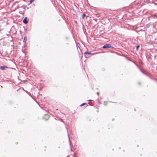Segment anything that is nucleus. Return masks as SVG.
I'll return each mask as SVG.
<instances>
[{
  "instance_id": "8",
  "label": "nucleus",
  "mask_w": 157,
  "mask_h": 157,
  "mask_svg": "<svg viewBox=\"0 0 157 157\" xmlns=\"http://www.w3.org/2000/svg\"><path fill=\"white\" fill-rule=\"evenodd\" d=\"M139 47H140V45H138L137 46L136 48V49L137 50L138 49V48H139Z\"/></svg>"
},
{
  "instance_id": "6",
  "label": "nucleus",
  "mask_w": 157,
  "mask_h": 157,
  "mask_svg": "<svg viewBox=\"0 0 157 157\" xmlns=\"http://www.w3.org/2000/svg\"><path fill=\"white\" fill-rule=\"evenodd\" d=\"M68 138H69V141L70 145V146H71V142H70V138H69V134H68Z\"/></svg>"
},
{
  "instance_id": "11",
  "label": "nucleus",
  "mask_w": 157,
  "mask_h": 157,
  "mask_svg": "<svg viewBox=\"0 0 157 157\" xmlns=\"http://www.w3.org/2000/svg\"><path fill=\"white\" fill-rule=\"evenodd\" d=\"M97 94H98V95L99 93H98H98H97Z\"/></svg>"
},
{
  "instance_id": "5",
  "label": "nucleus",
  "mask_w": 157,
  "mask_h": 157,
  "mask_svg": "<svg viewBox=\"0 0 157 157\" xmlns=\"http://www.w3.org/2000/svg\"><path fill=\"white\" fill-rule=\"evenodd\" d=\"M27 40V38L26 36H25L24 38V39L23 40V42L24 43H25Z\"/></svg>"
},
{
  "instance_id": "13",
  "label": "nucleus",
  "mask_w": 157,
  "mask_h": 157,
  "mask_svg": "<svg viewBox=\"0 0 157 157\" xmlns=\"http://www.w3.org/2000/svg\"><path fill=\"white\" fill-rule=\"evenodd\" d=\"M149 58H151V57L150 56L149 57Z\"/></svg>"
},
{
  "instance_id": "1",
  "label": "nucleus",
  "mask_w": 157,
  "mask_h": 157,
  "mask_svg": "<svg viewBox=\"0 0 157 157\" xmlns=\"http://www.w3.org/2000/svg\"><path fill=\"white\" fill-rule=\"evenodd\" d=\"M111 47V45L110 44H105L104 45L102 48H109Z\"/></svg>"
},
{
  "instance_id": "12",
  "label": "nucleus",
  "mask_w": 157,
  "mask_h": 157,
  "mask_svg": "<svg viewBox=\"0 0 157 157\" xmlns=\"http://www.w3.org/2000/svg\"><path fill=\"white\" fill-rule=\"evenodd\" d=\"M88 101H92V100H89Z\"/></svg>"
},
{
  "instance_id": "2",
  "label": "nucleus",
  "mask_w": 157,
  "mask_h": 157,
  "mask_svg": "<svg viewBox=\"0 0 157 157\" xmlns=\"http://www.w3.org/2000/svg\"><path fill=\"white\" fill-rule=\"evenodd\" d=\"M23 22L25 24H26L28 23L27 17H25L23 20Z\"/></svg>"
},
{
  "instance_id": "4",
  "label": "nucleus",
  "mask_w": 157,
  "mask_h": 157,
  "mask_svg": "<svg viewBox=\"0 0 157 157\" xmlns=\"http://www.w3.org/2000/svg\"><path fill=\"white\" fill-rule=\"evenodd\" d=\"M0 68L2 70H4L6 69V68H7V67L6 66H1Z\"/></svg>"
},
{
  "instance_id": "9",
  "label": "nucleus",
  "mask_w": 157,
  "mask_h": 157,
  "mask_svg": "<svg viewBox=\"0 0 157 157\" xmlns=\"http://www.w3.org/2000/svg\"><path fill=\"white\" fill-rule=\"evenodd\" d=\"M34 1V0H30V3H32Z\"/></svg>"
},
{
  "instance_id": "10",
  "label": "nucleus",
  "mask_w": 157,
  "mask_h": 157,
  "mask_svg": "<svg viewBox=\"0 0 157 157\" xmlns=\"http://www.w3.org/2000/svg\"><path fill=\"white\" fill-rule=\"evenodd\" d=\"M86 104V103H83L81 105H80V106H83V105Z\"/></svg>"
},
{
  "instance_id": "7",
  "label": "nucleus",
  "mask_w": 157,
  "mask_h": 157,
  "mask_svg": "<svg viewBox=\"0 0 157 157\" xmlns=\"http://www.w3.org/2000/svg\"><path fill=\"white\" fill-rule=\"evenodd\" d=\"M85 16H86L85 14V13H83L82 15V18L84 19Z\"/></svg>"
},
{
  "instance_id": "14",
  "label": "nucleus",
  "mask_w": 157,
  "mask_h": 157,
  "mask_svg": "<svg viewBox=\"0 0 157 157\" xmlns=\"http://www.w3.org/2000/svg\"><path fill=\"white\" fill-rule=\"evenodd\" d=\"M66 128H67V127H66Z\"/></svg>"
},
{
  "instance_id": "3",
  "label": "nucleus",
  "mask_w": 157,
  "mask_h": 157,
  "mask_svg": "<svg viewBox=\"0 0 157 157\" xmlns=\"http://www.w3.org/2000/svg\"><path fill=\"white\" fill-rule=\"evenodd\" d=\"M91 54V53L89 52H85L84 53V56L85 57L88 56L89 55Z\"/></svg>"
}]
</instances>
